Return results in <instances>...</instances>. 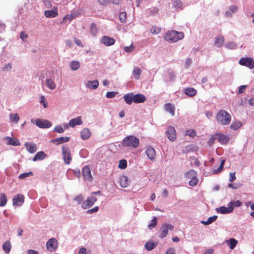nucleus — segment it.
<instances>
[{
    "mask_svg": "<svg viewBox=\"0 0 254 254\" xmlns=\"http://www.w3.org/2000/svg\"><path fill=\"white\" fill-rule=\"evenodd\" d=\"M237 46V45L234 42H230L225 44V47L229 49H234Z\"/></svg>",
    "mask_w": 254,
    "mask_h": 254,
    "instance_id": "obj_50",
    "label": "nucleus"
},
{
    "mask_svg": "<svg viewBox=\"0 0 254 254\" xmlns=\"http://www.w3.org/2000/svg\"><path fill=\"white\" fill-rule=\"evenodd\" d=\"M115 41H116L114 38L107 36H104L101 40V42L106 46L113 45L115 44Z\"/></svg>",
    "mask_w": 254,
    "mask_h": 254,
    "instance_id": "obj_14",
    "label": "nucleus"
},
{
    "mask_svg": "<svg viewBox=\"0 0 254 254\" xmlns=\"http://www.w3.org/2000/svg\"><path fill=\"white\" fill-rule=\"evenodd\" d=\"M20 38L25 41L28 38V35L25 32H21L20 34Z\"/></svg>",
    "mask_w": 254,
    "mask_h": 254,
    "instance_id": "obj_62",
    "label": "nucleus"
},
{
    "mask_svg": "<svg viewBox=\"0 0 254 254\" xmlns=\"http://www.w3.org/2000/svg\"><path fill=\"white\" fill-rule=\"evenodd\" d=\"M74 200L76 201L78 204H81L84 201V196L82 194H79L75 196Z\"/></svg>",
    "mask_w": 254,
    "mask_h": 254,
    "instance_id": "obj_48",
    "label": "nucleus"
},
{
    "mask_svg": "<svg viewBox=\"0 0 254 254\" xmlns=\"http://www.w3.org/2000/svg\"><path fill=\"white\" fill-rule=\"evenodd\" d=\"M46 86L51 90H54L56 88V76L53 71L49 73L48 76L45 80Z\"/></svg>",
    "mask_w": 254,
    "mask_h": 254,
    "instance_id": "obj_4",
    "label": "nucleus"
},
{
    "mask_svg": "<svg viewBox=\"0 0 254 254\" xmlns=\"http://www.w3.org/2000/svg\"><path fill=\"white\" fill-rule=\"evenodd\" d=\"M224 42V37L223 36H219L216 38L215 45L217 47H221Z\"/></svg>",
    "mask_w": 254,
    "mask_h": 254,
    "instance_id": "obj_33",
    "label": "nucleus"
},
{
    "mask_svg": "<svg viewBox=\"0 0 254 254\" xmlns=\"http://www.w3.org/2000/svg\"><path fill=\"white\" fill-rule=\"evenodd\" d=\"M184 34L183 32H178L176 31H168L164 36L166 41L171 42H176L183 39Z\"/></svg>",
    "mask_w": 254,
    "mask_h": 254,
    "instance_id": "obj_2",
    "label": "nucleus"
},
{
    "mask_svg": "<svg viewBox=\"0 0 254 254\" xmlns=\"http://www.w3.org/2000/svg\"><path fill=\"white\" fill-rule=\"evenodd\" d=\"M83 124V122L81 117L71 119L68 122V125L71 127H74L76 125H81Z\"/></svg>",
    "mask_w": 254,
    "mask_h": 254,
    "instance_id": "obj_17",
    "label": "nucleus"
},
{
    "mask_svg": "<svg viewBox=\"0 0 254 254\" xmlns=\"http://www.w3.org/2000/svg\"><path fill=\"white\" fill-rule=\"evenodd\" d=\"M80 135L83 140H86L90 137L91 132L89 128H84L81 130Z\"/></svg>",
    "mask_w": 254,
    "mask_h": 254,
    "instance_id": "obj_23",
    "label": "nucleus"
},
{
    "mask_svg": "<svg viewBox=\"0 0 254 254\" xmlns=\"http://www.w3.org/2000/svg\"><path fill=\"white\" fill-rule=\"evenodd\" d=\"M74 41L75 43L77 45V46L80 47H83L84 44L81 42V41L77 38H75L74 39Z\"/></svg>",
    "mask_w": 254,
    "mask_h": 254,
    "instance_id": "obj_61",
    "label": "nucleus"
},
{
    "mask_svg": "<svg viewBox=\"0 0 254 254\" xmlns=\"http://www.w3.org/2000/svg\"><path fill=\"white\" fill-rule=\"evenodd\" d=\"M125 51L127 53H131L134 50V47L132 45H130L129 46L125 47L124 48Z\"/></svg>",
    "mask_w": 254,
    "mask_h": 254,
    "instance_id": "obj_60",
    "label": "nucleus"
},
{
    "mask_svg": "<svg viewBox=\"0 0 254 254\" xmlns=\"http://www.w3.org/2000/svg\"><path fill=\"white\" fill-rule=\"evenodd\" d=\"M30 175H33V173L32 172L21 174L19 176L18 178L19 179H22L29 177Z\"/></svg>",
    "mask_w": 254,
    "mask_h": 254,
    "instance_id": "obj_56",
    "label": "nucleus"
},
{
    "mask_svg": "<svg viewBox=\"0 0 254 254\" xmlns=\"http://www.w3.org/2000/svg\"><path fill=\"white\" fill-rule=\"evenodd\" d=\"M216 120L218 124L222 125H228L231 121V116L227 111L221 110L216 115Z\"/></svg>",
    "mask_w": 254,
    "mask_h": 254,
    "instance_id": "obj_1",
    "label": "nucleus"
},
{
    "mask_svg": "<svg viewBox=\"0 0 254 254\" xmlns=\"http://www.w3.org/2000/svg\"><path fill=\"white\" fill-rule=\"evenodd\" d=\"M165 110L167 112H169L172 116H174L175 115V108L173 105H171L170 103H167L165 106Z\"/></svg>",
    "mask_w": 254,
    "mask_h": 254,
    "instance_id": "obj_34",
    "label": "nucleus"
},
{
    "mask_svg": "<svg viewBox=\"0 0 254 254\" xmlns=\"http://www.w3.org/2000/svg\"><path fill=\"white\" fill-rule=\"evenodd\" d=\"M3 140L5 141L7 145H11L14 146L20 145V141L16 138L5 136L3 138Z\"/></svg>",
    "mask_w": 254,
    "mask_h": 254,
    "instance_id": "obj_13",
    "label": "nucleus"
},
{
    "mask_svg": "<svg viewBox=\"0 0 254 254\" xmlns=\"http://www.w3.org/2000/svg\"><path fill=\"white\" fill-rule=\"evenodd\" d=\"M185 93L190 97H192L196 94V90L192 88H188L185 89Z\"/></svg>",
    "mask_w": 254,
    "mask_h": 254,
    "instance_id": "obj_39",
    "label": "nucleus"
},
{
    "mask_svg": "<svg viewBox=\"0 0 254 254\" xmlns=\"http://www.w3.org/2000/svg\"><path fill=\"white\" fill-rule=\"evenodd\" d=\"M247 86V85L240 86L239 88L238 93L239 94L243 93L245 91Z\"/></svg>",
    "mask_w": 254,
    "mask_h": 254,
    "instance_id": "obj_64",
    "label": "nucleus"
},
{
    "mask_svg": "<svg viewBox=\"0 0 254 254\" xmlns=\"http://www.w3.org/2000/svg\"><path fill=\"white\" fill-rule=\"evenodd\" d=\"M97 28L95 23H92L90 25V32L93 35L95 36L97 33Z\"/></svg>",
    "mask_w": 254,
    "mask_h": 254,
    "instance_id": "obj_45",
    "label": "nucleus"
},
{
    "mask_svg": "<svg viewBox=\"0 0 254 254\" xmlns=\"http://www.w3.org/2000/svg\"><path fill=\"white\" fill-rule=\"evenodd\" d=\"M127 13L125 12H121L119 14V18L122 22H125L126 21Z\"/></svg>",
    "mask_w": 254,
    "mask_h": 254,
    "instance_id": "obj_51",
    "label": "nucleus"
},
{
    "mask_svg": "<svg viewBox=\"0 0 254 254\" xmlns=\"http://www.w3.org/2000/svg\"><path fill=\"white\" fill-rule=\"evenodd\" d=\"M24 145L26 150L30 153H34L37 151L36 145L33 142H26Z\"/></svg>",
    "mask_w": 254,
    "mask_h": 254,
    "instance_id": "obj_21",
    "label": "nucleus"
},
{
    "mask_svg": "<svg viewBox=\"0 0 254 254\" xmlns=\"http://www.w3.org/2000/svg\"><path fill=\"white\" fill-rule=\"evenodd\" d=\"M82 174L85 179L88 181H91L92 177L91 174L90 168L88 166H85L82 169Z\"/></svg>",
    "mask_w": 254,
    "mask_h": 254,
    "instance_id": "obj_16",
    "label": "nucleus"
},
{
    "mask_svg": "<svg viewBox=\"0 0 254 254\" xmlns=\"http://www.w3.org/2000/svg\"><path fill=\"white\" fill-rule=\"evenodd\" d=\"M98 210H99V207L98 206H95L92 209H88L86 211V213L87 214L95 213L98 211Z\"/></svg>",
    "mask_w": 254,
    "mask_h": 254,
    "instance_id": "obj_58",
    "label": "nucleus"
},
{
    "mask_svg": "<svg viewBox=\"0 0 254 254\" xmlns=\"http://www.w3.org/2000/svg\"><path fill=\"white\" fill-rule=\"evenodd\" d=\"M217 139L221 144H226L229 140V138L223 134H218L216 135Z\"/></svg>",
    "mask_w": 254,
    "mask_h": 254,
    "instance_id": "obj_27",
    "label": "nucleus"
},
{
    "mask_svg": "<svg viewBox=\"0 0 254 254\" xmlns=\"http://www.w3.org/2000/svg\"><path fill=\"white\" fill-rule=\"evenodd\" d=\"M97 200V198L93 196H89L82 202L81 207L84 209L91 207L96 202Z\"/></svg>",
    "mask_w": 254,
    "mask_h": 254,
    "instance_id": "obj_7",
    "label": "nucleus"
},
{
    "mask_svg": "<svg viewBox=\"0 0 254 254\" xmlns=\"http://www.w3.org/2000/svg\"><path fill=\"white\" fill-rule=\"evenodd\" d=\"M7 198L4 193H1L0 197V206L3 207L6 204Z\"/></svg>",
    "mask_w": 254,
    "mask_h": 254,
    "instance_id": "obj_40",
    "label": "nucleus"
},
{
    "mask_svg": "<svg viewBox=\"0 0 254 254\" xmlns=\"http://www.w3.org/2000/svg\"><path fill=\"white\" fill-rule=\"evenodd\" d=\"M226 243L231 250H233L236 247L238 242L234 238H230L229 240L226 241Z\"/></svg>",
    "mask_w": 254,
    "mask_h": 254,
    "instance_id": "obj_28",
    "label": "nucleus"
},
{
    "mask_svg": "<svg viewBox=\"0 0 254 254\" xmlns=\"http://www.w3.org/2000/svg\"><path fill=\"white\" fill-rule=\"evenodd\" d=\"M146 100L145 96L141 94H136L133 95V103H142Z\"/></svg>",
    "mask_w": 254,
    "mask_h": 254,
    "instance_id": "obj_19",
    "label": "nucleus"
},
{
    "mask_svg": "<svg viewBox=\"0 0 254 254\" xmlns=\"http://www.w3.org/2000/svg\"><path fill=\"white\" fill-rule=\"evenodd\" d=\"M139 143V139L133 135L126 137L122 141V145L124 147L136 148Z\"/></svg>",
    "mask_w": 254,
    "mask_h": 254,
    "instance_id": "obj_3",
    "label": "nucleus"
},
{
    "mask_svg": "<svg viewBox=\"0 0 254 254\" xmlns=\"http://www.w3.org/2000/svg\"><path fill=\"white\" fill-rule=\"evenodd\" d=\"M185 176L187 179H191L193 178L196 177L197 173L194 170H190L185 174Z\"/></svg>",
    "mask_w": 254,
    "mask_h": 254,
    "instance_id": "obj_36",
    "label": "nucleus"
},
{
    "mask_svg": "<svg viewBox=\"0 0 254 254\" xmlns=\"http://www.w3.org/2000/svg\"><path fill=\"white\" fill-rule=\"evenodd\" d=\"M132 74L136 79H139L141 74V69L138 67H134L132 71Z\"/></svg>",
    "mask_w": 254,
    "mask_h": 254,
    "instance_id": "obj_35",
    "label": "nucleus"
},
{
    "mask_svg": "<svg viewBox=\"0 0 254 254\" xmlns=\"http://www.w3.org/2000/svg\"><path fill=\"white\" fill-rule=\"evenodd\" d=\"M24 196L21 194L15 195L12 198V204L16 206H21L24 202Z\"/></svg>",
    "mask_w": 254,
    "mask_h": 254,
    "instance_id": "obj_12",
    "label": "nucleus"
},
{
    "mask_svg": "<svg viewBox=\"0 0 254 254\" xmlns=\"http://www.w3.org/2000/svg\"><path fill=\"white\" fill-rule=\"evenodd\" d=\"M133 95L132 92L128 93L124 96V99L125 102L128 104L131 105L133 102Z\"/></svg>",
    "mask_w": 254,
    "mask_h": 254,
    "instance_id": "obj_24",
    "label": "nucleus"
},
{
    "mask_svg": "<svg viewBox=\"0 0 254 254\" xmlns=\"http://www.w3.org/2000/svg\"><path fill=\"white\" fill-rule=\"evenodd\" d=\"M239 63L251 69L254 68V61L251 58H242L240 60Z\"/></svg>",
    "mask_w": 254,
    "mask_h": 254,
    "instance_id": "obj_8",
    "label": "nucleus"
},
{
    "mask_svg": "<svg viewBox=\"0 0 254 254\" xmlns=\"http://www.w3.org/2000/svg\"><path fill=\"white\" fill-rule=\"evenodd\" d=\"M54 131L59 133H62L64 132V129L61 126H57L54 128Z\"/></svg>",
    "mask_w": 254,
    "mask_h": 254,
    "instance_id": "obj_57",
    "label": "nucleus"
},
{
    "mask_svg": "<svg viewBox=\"0 0 254 254\" xmlns=\"http://www.w3.org/2000/svg\"><path fill=\"white\" fill-rule=\"evenodd\" d=\"M198 183V180L196 177L190 179L189 182V185L190 186H195Z\"/></svg>",
    "mask_w": 254,
    "mask_h": 254,
    "instance_id": "obj_55",
    "label": "nucleus"
},
{
    "mask_svg": "<svg viewBox=\"0 0 254 254\" xmlns=\"http://www.w3.org/2000/svg\"><path fill=\"white\" fill-rule=\"evenodd\" d=\"M116 95V92H108L106 93V96L108 98H111L114 97Z\"/></svg>",
    "mask_w": 254,
    "mask_h": 254,
    "instance_id": "obj_63",
    "label": "nucleus"
},
{
    "mask_svg": "<svg viewBox=\"0 0 254 254\" xmlns=\"http://www.w3.org/2000/svg\"><path fill=\"white\" fill-rule=\"evenodd\" d=\"M225 163V160H222L220 163V165L219 167V168L217 169L214 170L213 171V173L214 174H217L220 172L223 168L224 164Z\"/></svg>",
    "mask_w": 254,
    "mask_h": 254,
    "instance_id": "obj_49",
    "label": "nucleus"
},
{
    "mask_svg": "<svg viewBox=\"0 0 254 254\" xmlns=\"http://www.w3.org/2000/svg\"><path fill=\"white\" fill-rule=\"evenodd\" d=\"M99 85V82L98 80H94L93 81H88L85 83V87L90 89H96L98 88Z\"/></svg>",
    "mask_w": 254,
    "mask_h": 254,
    "instance_id": "obj_18",
    "label": "nucleus"
},
{
    "mask_svg": "<svg viewBox=\"0 0 254 254\" xmlns=\"http://www.w3.org/2000/svg\"><path fill=\"white\" fill-rule=\"evenodd\" d=\"M120 185L122 188H126L129 184L128 178L125 175L120 177Z\"/></svg>",
    "mask_w": 254,
    "mask_h": 254,
    "instance_id": "obj_25",
    "label": "nucleus"
},
{
    "mask_svg": "<svg viewBox=\"0 0 254 254\" xmlns=\"http://www.w3.org/2000/svg\"><path fill=\"white\" fill-rule=\"evenodd\" d=\"M58 243L55 238L49 239L46 244L47 249L50 252H55L57 249Z\"/></svg>",
    "mask_w": 254,
    "mask_h": 254,
    "instance_id": "obj_10",
    "label": "nucleus"
},
{
    "mask_svg": "<svg viewBox=\"0 0 254 254\" xmlns=\"http://www.w3.org/2000/svg\"><path fill=\"white\" fill-rule=\"evenodd\" d=\"M185 135H188L190 137L193 138L196 135V133L194 129H190L186 131Z\"/></svg>",
    "mask_w": 254,
    "mask_h": 254,
    "instance_id": "obj_43",
    "label": "nucleus"
},
{
    "mask_svg": "<svg viewBox=\"0 0 254 254\" xmlns=\"http://www.w3.org/2000/svg\"><path fill=\"white\" fill-rule=\"evenodd\" d=\"M217 218V216L216 215H214L209 217L207 221H201L200 223L203 225H207L211 224L212 222H214L216 219Z\"/></svg>",
    "mask_w": 254,
    "mask_h": 254,
    "instance_id": "obj_37",
    "label": "nucleus"
},
{
    "mask_svg": "<svg viewBox=\"0 0 254 254\" xmlns=\"http://www.w3.org/2000/svg\"><path fill=\"white\" fill-rule=\"evenodd\" d=\"M157 225L156 217H154L152 220L151 222L148 225V227L150 229L155 227Z\"/></svg>",
    "mask_w": 254,
    "mask_h": 254,
    "instance_id": "obj_53",
    "label": "nucleus"
},
{
    "mask_svg": "<svg viewBox=\"0 0 254 254\" xmlns=\"http://www.w3.org/2000/svg\"><path fill=\"white\" fill-rule=\"evenodd\" d=\"M173 228V226L171 224H163L160 228L159 237L162 239L165 238L167 235L169 230H172Z\"/></svg>",
    "mask_w": 254,
    "mask_h": 254,
    "instance_id": "obj_6",
    "label": "nucleus"
},
{
    "mask_svg": "<svg viewBox=\"0 0 254 254\" xmlns=\"http://www.w3.org/2000/svg\"><path fill=\"white\" fill-rule=\"evenodd\" d=\"M12 68V65L11 64L8 63L4 65L2 67V70L3 71H10Z\"/></svg>",
    "mask_w": 254,
    "mask_h": 254,
    "instance_id": "obj_54",
    "label": "nucleus"
},
{
    "mask_svg": "<svg viewBox=\"0 0 254 254\" xmlns=\"http://www.w3.org/2000/svg\"><path fill=\"white\" fill-rule=\"evenodd\" d=\"M35 125L41 128H49L52 126V123L49 121L40 119H37L35 120Z\"/></svg>",
    "mask_w": 254,
    "mask_h": 254,
    "instance_id": "obj_9",
    "label": "nucleus"
},
{
    "mask_svg": "<svg viewBox=\"0 0 254 254\" xmlns=\"http://www.w3.org/2000/svg\"><path fill=\"white\" fill-rule=\"evenodd\" d=\"M69 139L70 138L69 137H61L54 138L51 140V142L56 145H59L60 144L68 142Z\"/></svg>",
    "mask_w": 254,
    "mask_h": 254,
    "instance_id": "obj_20",
    "label": "nucleus"
},
{
    "mask_svg": "<svg viewBox=\"0 0 254 254\" xmlns=\"http://www.w3.org/2000/svg\"><path fill=\"white\" fill-rule=\"evenodd\" d=\"M176 77V75L174 72H169L168 73V77L165 79V81L166 82H169V81H173L174 80Z\"/></svg>",
    "mask_w": 254,
    "mask_h": 254,
    "instance_id": "obj_41",
    "label": "nucleus"
},
{
    "mask_svg": "<svg viewBox=\"0 0 254 254\" xmlns=\"http://www.w3.org/2000/svg\"><path fill=\"white\" fill-rule=\"evenodd\" d=\"M58 15V12L55 10H47L45 11V16L47 17H55Z\"/></svg>",
    "mask_w": 254,
    "mask_h": 254,
    "instance_id": "obj_30",
    "label": "nucleus"
},
{
    "mask_svg": "<svg viewBox=\"0 0 254 254\" xmlns=\"http://www.w3.org/2000/svg\"><path fill=\"white\" fill-rule=\"evenodd\" d=\"M161 31V28L156 26H152L150 29V32L153 34H158Z\"/></svg>",
    "mask_w": 254,
    "mask_h": 254,
    "instance_id": "obj_44",
    "label": "nucleus"
},
{
    "mask_svg": "<svg viewBox=\"0 0 254 254\" xmlns=\"http://www.w3.org/2000/svg\"><path fill=\"white\" fill-rule=\"evenodd\" d=\"M146 154L149 159L154 160L156 157V152L154 149L152 147L147 148L145 151Z\"/></svg>",
    "mask_w": 254,
    "mask_h": 254,
    "instance_id": "obj_22",
    "label": "nucleus"
},
{
    "mask_svg": "<svg viewBox=\"0 0 254 254\" xmlns=\"http://www.w3.org/2000/svg\"><path fill=\"white\" fill-rule=\"evenodd\" d=\"M11 246L9 241L5 242L2 245V249L6 254H8L11 250Z\"/></svg>",
    "mask_w": 254,
    "mask_h": 254,
    "instance_id": "obj_38",
    "label": "nucleus"
},
{
    "mask_svg": "<svg viewBox=\"0 0 254 254\" xmlns=\"http://www.w3.org/2000/svg\"><path fill=\"white\" fill-rule=\"evenodd\" d=\"M234 208L233 207L230 206L229 203L228 204L227 207L221 206L216 209L217 212L221 214L230 213L233 212Z\"/></svg>",
    "mask_w": 254,
    "mask_h": 254,
    "instance_id": "obj_15",
    "label": "nucleus"
},
{
    "mask_svg": "<svg viewBox=\"0 0 254 254\" xmlns=\"http://www.w3.org/2000/svg\"><path fill=\"white\" fill-rule=\"evenodd\" d=\"M229 203L230 206H232L233 207L234 206L239 207V206H241V205L242 204V202L240 200L232 201L230 202Z\"/></svg>",
    "mask_w": 254,
    "mask_h": 254,
    "instance_id": "obj_52",
    "label": "nucleus"
},
{
    "mask_svg": "<svg viewBox=\"0 0 254 254\" xmlns=\"http://www.w3.org/2000/svg\"><path fill=\"white\" fill-rule=\"evenodd\" d=\"M166 135L171 141H174L177 137L175 128L173 127H169L166 131Z\"/></svg>",
    "mask_w": 254,
    "mask_h": 254,
    "instance_id": "obj_11",
    "label": "nucleus"
},
{
    "mask_svg": "<svg viewBox=\"0 0 254 254\" xmlns=\"http://www.w3.org/2000/svg\"><path fill=\"white\" fill-rule=\"evenodd\" d=\"M69 66L71 70L73 71L77 70L80 67V63L78 61H73L70 62Z\"/></svg>",
    "mask_w": 254,
    "mask_h": 254,
    "instance_id": "obj_32",
    "label": "nucleus"
},
{
    "mask_svg": "<svg viewBox=\"0 0 254 254\" xmlns=\"http://www.w3.org/2000/svg\"><path fill=\"white\" fill-rule=\"evenodd\" d=\"M127 166V161L123 159L120 161L119 164L118 165V167L119 168L121 169H125Z\"/></svg>",
    "mask_w": 254,
    "mask_h": 254,
    "instance_id": "obj_46",
    "label": "nucleus"
},
{
    "mask_svg": "<svg viewBox=\"0 0 254 254\" xmlns=\"http://www.w3.org/2000/svg\"><path fill=\"white\" fill-rule=\"evenodd\" d=\"M242 126V123L241 122L237 121L234 122L230 126V127L232 129L234 130H236Z\"/></svg>",
    "mask_w": 254,
    "mask_h": 254,
    "instance_id": "obj_42",
    "label": "nucleus"
},
{
    "mask_svg": "<svg viewBox=\"0 0 254 254\" xmlns=\"http://www.w3.org/2000/svg\"><path fill=\"white\" fill-rule=\"evenodd\" d=\"M157 245V244L156 243L149 241L146 243L144 247L147 251H150L154 249L156 247Z\"/></svg>",
    "mask_w": 254,
    "mask_h": 254,
    "instance_id": "obj_31",
    "label": "nucleus"
},
{
    "mask_svg": "<svg viewBox=\"0 0 254 254\" xmlns=\"http://www.w3.org/2000/svg\"><path fill=\"white\" fill-rule=\"evenodd\" d=\"M79 254H91V252L87 251L85 248L81 247L79 250Z\"/></svg>",
    "mask_w": 254,
    "mask_h": 254,
    "instance_id": "obj_59",
    "label": "nucleus"
},
{
    "mask_svg": "<svg viewBox=\"0 0 254 254\" xmlns=\"http://www.w3.org/2000/svg\"><path fill=\"white\" fill-rule=\"evenodd\" d=\"M20 120V117L17 113L9 114V121L10 122L17 124Z\"/></svg>",
    "mask_w": 254,
    "mask_h": 254,
    "instance_id": "obj_29",
    "label": "nucleus"
},
{
    "mask_svg": "<svg viewBox=\"0 0 254 254\" xmlns=\"http://www.w3.org/2000/svg\"><path fill=\"white\" fill-rule=\"evenodd\" d=\"M173 4L177 9H180L182 8V4L180 0H174Z\"/></svg>",
    "mask_w": 254,
    "mask_h": 254,
    "instance_id": "obj_47",
    "label": "nucleus"
},
{
    "mask_svg": "<svg viewBox=\"0 0 254 254\" xmlns=\"http://www.w3.org/2000/svg\"><path fill=\"white\" fill-rule=\"evenodd\" d=\"M62 151L64 162L66 164H69L72 158L69 147L66 146H63Z\"/></svg>",
    "mask_w": 254,
    "mask_h": 254,
    "instance_id": "obj_5",
    "label": "nucleus"
},
{
    "mask_svg": "<svg viewBox=\"0 0 254 254\" xmlns=\"http://www.w3.org/2000/svg\"><path fill=\"white\" fill-rule=\"evenodd\" d=\"M47 155L43 151H39L34 156V157L32 159V161L35 162L38 160H42L46 157Z\"/></svg>",
    "mask_w": 254,
    "mask_h": 254,
    "instance_id": "obj_26",
    "label": "nucleus"
}]
</instances>
